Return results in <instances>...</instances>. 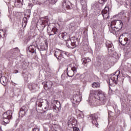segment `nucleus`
<instances>
[{"label":"nucleus","instance_id":"1","mask_svg":"<svg viewBox=\"0 0 131 131\" xmlns=\"http://www.w3.org/2000/svg\"><path fill=\"white\" fill-rule=\"evenodd\" d=\"M90 97H93V100L89 99L92 106H98V105H104L106 103V95L101 90H93L90 92Z\"/></svg>","mask_w":131,"mask_h":131},{"label":"nucleus","instance_id":"2","mask_svg":"<svg viewBox=\"0 0 131 131\" xmlns=\"http://www.w3.org/2000/svg\"><path fill=\"white\" fill-rule=\"evenodd\" d=\"M58 36L61 39L67 41L66 46L69 49H74V48H76V46H78L79 43V40L77 37H72L71 38V40H69L70 36L69 34L66 32L59 34Z\"/></svg>","mask_w":131,"mask_h":131},{"label":"nucleus","instance_id":"3","mask_svg":"<svg viewBox=\"0 0 131 131\" xmlns=\"http://www.w3.org/2000/svg\"><path fill=\"white\" fill-rule=\"evenodd\" d=\"M120 74V71H117L115 74H112L110 76V78L107 80V82L110 85H113L114 83L117 84L118 81V76Z\"/></svg>","mask_w":131,"mask_h":131},{"label":"nucleus","instance_id":"4","mask_svg":"<svg viewBox=\"0 0 131 131\" xmlns=\"http://www.w3.org/2000/svg\"><path fill=\"white\" fill-rule=\"evenodd\" d=\"M12 115H13V112L12 111H7L3 114L4 122L5 123H9L10 120L12 119Z\"/></svg>","mask_w":131,"mask_h":131},{"label":"nucleus","instance_id":"5","mask_svg":"<svg viewBox=\"0 0 131 131\" xmlns=\"http://www.w3.org/2000/svg\"><path fill=\"white\" fill-rule=\"evenodd\" d=\"M71 101L73 103V106L75 107L77 106V105L79 104V102L81 101V96H80V95H75L73 96Z\"/></svg>","mask_w":131,"mask_h":131},{"label":"nucleus","instance_id":"6","mask_svg":"<svg viewBox=\"0 0 131 131\" xmlns=\"http://www.w3.org/2000/svg\"><path fill=\"white\" fill-rule=\"evenodd\" d=\"M72 70L69 71L67 73V75L69 77H73L74 76V74L77 72V69H78V66L76 64H73V66L71 68Z\"/></svg>","mask_w":131,"mask_h":131},{"label":"nucleus","instance_id":"7","mask_svg":"<svg viewBox=\"0 0 131 131\" xmlns=\"http://www.w3.org/2000/svg\"><path fill=\"white\" fill-rule=\"evenodd\" d=\"M111 25H115V28L119 31V30H121V28H122L123 24H122V21H121V20H117L112 21L111 22Z\"/></svg>","mask_w":131,"mask_h":131},{"label":"nucleus","instance_id":"8","mask_svg":"<svg viewBox=\"0 0 131 131\" xmlns=\"http://www.w3.org/2000/svg\"><path fill=\"white\" fill-rule=\"evenodd\" d=\"M64 51L61 50L60 49H56L54 50V55L58 60H61L63 58V55H64Z\"/></svg>","mask_w":131,"mask_h":131},{"label":"nucleus","instance_id":"9","mask_svg":"<svg viewBox=\"0 0 131 131\" xmlns=\"http://www.w3.org/2000/svg\"><path fill=\"white\" fill-rule=\"evenodd\" d=\"M58 31V30L56 28L51 27V25H48L47 27V32L49 33L50 36L51 35H54Z\"/></svg>","mask_w":131,"mask_h":131},{"label":"nucleus","instance_id":"10","mask_svg":"<svg viewBox=\"0 0 131 131\" xmlns=\"http://www.w3.org/2000/svg\"><path fill=\"white\" fill-rule=\"evenodd\" d=\"M119 41L122 46H125V45H128L129 43L128 38L123 37V35H121L120 36Z\"/></svg>","mask_w":131,"mask_h":131},{"label":"nucleus","instance_id":"11","mask_svg":"<svg viewBox=\"0 0 131 131\" xmlns=\"http://www.w3.org/2000/svg\"><path fill=\"white\" fill-rule=\"evenodd\" d=\"M51 106L53 107L54 111H59L60 108V102L57 100H53Z\"/></svg>","mask_w":131,"mask_h":131},{"label":"nucleus","instance_id":"12","mask_svg":"<svg viewBox=\"0 0 131 131\" xmlns=\"http://www.w3.org/2000/svg\"><path fill=\"white\" fill-rule=\"evenodd\" d=\"M106 47L107 48L108 53H112L114 51V47H113V44L112 42L107 40L105 43Z\"/></svg>","mask_w":131,"mask_h":131},{"label":"nucleus","instance_id":"13","mask_svg":"<svg viewBox=\"0 0 131 131\" xmlns=\"http://www.w3.org/2000/svg\"><path fill=\"white\" fill-rule=\"evenodd\" d=\"M91 118L92 119V122L93 124V125H95L96 126H97L99 125L98 124V115H96V114H93L91 115Z\"/></svg>","mask_w":131,"mask_h":131},{"label":"nucleus","instance_id":"14","mask_svg":"<svg viewBox=\"0 0 131 131\" xmlns=\"http://www.w3.org/2000/svg\"><path fill=\"white\" fill-rule=\"evenodd\" d=\"M68 124L71 127H74L77 125V121L74 118H71L68 122Z\"/></svg>","mask_w":131,"mask_h":131},{"label":"nucleus","instance_id":"15","mask_svg":"<svg viewBox=\"0 0 131 131\" xmlns=\"http://www.w3.org/2000/svg\"><path fill=\"white\" fill-rule=\"evenodd\" d=\"M62 7L63 9L69 10L71 9V3L68 0H63V2L62 3Z\"/></svg>","mask_w":131,"mask_h":131},{"label":"nucleus","instance_id":"16","mask_svg":"<svg viewBox=\"0 0 131 131\" xmlns=\"http://www.w3.org/2000/svg\"><path fill=\"white\" fill-rule=\"evenodd\" d=\"M109 6H106L102 11V14L104 19H107L108 17Z\"/></svg>","mask_w":131,"mask_h":131},{"label":"nucleus","instance_id":"17","mask_svg":"<svg viewBox=\"0 0 131 131\" xmlns=\"http://www.w3.org/2000/svg\"><path fill=\"white\" fill-rule=\"evenodd\" d=\"M36 50V47L34 45H31L27 49V53H30V54H36L35 51Z\"/></svg>","mask_w":131,"mask_h":131},{"label":"nucleus","instance_id":"18","mask_svg":"<svg viewBox=\"0 0 131 131\" xmlns=\"http://www.w3.org/2000/svg\"><path fill=\"white\" fill-rule=\"evenodd\" d=\"M42 84H43L45 90H49V89H51V88H52L53 82L51 81H48L47 82H43Z\"/></svg>","mask_w":131,"mask_h":131},{"label":"nucleus","instance_id":"19","mask_svg":"<svg viewBox=\"0 0 131 131\" xmlns=\"http://www.w3.org/2000/svg\"><path fill=\"white\" fill-rule=\"evenodd\" d=\"M112 26H113V25H111V28H110L109 31L111 33H113V34H115V33H116L117 31H119L117 29H116V28H115V27H113Z\"/></svg>","mask_w":131,"mask_h":131},{"label":"nucleus","instance_id":"20","mask_svg":"<svg viewBox=\"0 0 131 131\" xmlns=\"http://www.w3.org/2000/svg\"><path fill=\"white\" fill-rule=\"evenodd\" d=\"M43 107L46 111L51 110V108H50V103H49L47 100H45V103L43 104Z\"/></svg>","mask_w":131,"mask_h":131},{"label":"nucleus","instance_id":"21","mask_svg":"<svg viewBox=\"0 0 131 131\" xmlns=\"http://www.w3.org/2000/svg\"><path fill=\"white\" fill-rule=\"evenodd\" d=\"M34 4L36 5H42L46 3L45 0H32Z\"/></svg>","mask_w":131,"mask_h":131},{"label":"nucleus","instance_id":"22","mask_svg":"<svg viewBox=\"0 0 131 131\" xmlns=\"http://www.w3.org/2000/svg\"><path fill=\"white\" fill-rule=\"evenodd\" d=\"M42 103H43V99H39L36 101V105L38 106V107H42Z\"/></svg>","mask_w":131,"mask_h":131},{"label":"nucleus","instance_id":"23","mask_svg":"<svg viewBox=\"0 0 131 131\" xmlns=\"http://www.w3.org/2000/svg\"><path fill=\"white\" fill-rule=\"evenodd\" d=\"M82 64L84 66H86V63H89V62H91V59L88 58H84L82 59Z\"/></svg>","mask_w":131,"mask_h":131},{"label":"nucleus","instance_id":"24","mask_svg":"<svg viewBox=\"0 0 131 131\" xmlns=\"http://www.w3.org/2000/svg\"><path fill=\"white\" fill-rule=\"evenodd\" d=\"M27 21L28 18L26 17H24L23 22H22V27L24 28H25L26 27V25H27Z\"/></svg>","mask_w":131,"mask_h":131},{"label":"nucleus","instance_id":"25","mask_svg":"<svg viewBox=\"0 0 131 131\" xmlns=\"http://www.w3.org/2000/svg\"><path fill=\"white\" fill-rule=\"evenodd\" d=\"M6 36H7L6 32L4 31V30H0V38H1V37H6Z\"/></svg>","mask_w":131,"mask_h":131},{"label":"nucleus","instance_id":"26","mask_svg":"<svg viewBox=\"0 0 131 131\" xmlns=\"http://www.w3.org/2000/svg\"><path fill=\"white\" fill-rule=\"evenodd\" d=\"M92 86L94 88V89H97L98 88H100V86H101V84L98 82H94L92 83Z\"/></svg>","mask_w":131,"mask_h":131},{"label":"nucleus","instance_id":"27","mask_svg":"<svg viewBox=\"0 0 131 131\" xmlns=\"http://www.w3.org/2000/svg\"><path fill=\"white\" fill-rule=\"evenodd\" d=\"M7 78L4 76L0 80V81L1 82V83L3 85H5L7 82Z\"/></svg>","mask_w":131,"mask_h":131},{"label":"nucleus","instance_id":"28","mask_svg":"<svg viewBox=\"0 0 131 131\" xmlns=\"http://www.w3.org/2000/svg\"><path fill=\"white\" fill-rule=\"evenodd\" d=\"M38 51H45L46 50V47L43 45H40L37 47Z\"/></svg>","mask_w":131,"mask_h":131},{"label":"nucleus","instance_id":"29","mask_svg":"<svg viewBox=\"0 0 131 131\" xmlns=\"http://www.w3.org/2000/svg\"><path fill=\"white\" fill-rule=\"evenodd\" d=\"M18 52H19V49H18V48H15L10 50V53H13V54H17V53H18Z\"/></svg>","mask_w":131,"mask_h":131},{"label":"nucleus","instance_id":"30","mask_svg":"<svg viewBox=\"0 0 131 131\" xmlns=\"http://www.w3.org/2000/svg\"><path fill=\"white\" fill-rule=\"evenodd\" d=\"M34 85H35L34 84H30L28 86L29 90H34V89H35V88H34Z\"/></svg>","mask_w":131,"mask_h":131},{"label":"nucleus","instance_id":"31","mask_svg":"<svg viewBox=\"0 0 131 131\" xmlns=\"http://www.w3.org/2000/svg\"><path fill=\"white\" fill-rule=\"evenodd\" d=\"M22 3H23V0H17L16 2H15V5H22Z\"/></svg>","mask_w":131,"mask_h":131},{"label":"nucleus","instance_id":"32","mask_svg":"<svg viewBox=\"0 0 131 131\" xmlns=\"http://www.w3.org/2000/svg\"><path fill=\"white\" fill-rule=\"evenodd\" d=\"M26 112H25V111H21V110H20V111L19 112V115H23L24 116L25 114H26Z\"/></svg>","mask_w":131,"mask_h":131},{"label":"nucleus","instance_id":"33","mask_svg":"<svg viewBox=\"0 0 131 131\" xmlns=\"http://www.w3.org/2000/svg\"><path fill=\"white\" fill-rule=\"evenodd\" d=\"M48 3H49V4H52V5L55 4V3H56V1L55 0H47Z\"/></svg>","mask_w":131,"mask_h":131},{"label":"nucleus","instance_id":"34","mask_svg":"<svg viewBox=\"0 0 131 131\" xmlns=\"http://www.w3.org/2000/svg\"><path fill=\"white\" fill-rule=\"evenodd\" d=\"M20 111H25L26 112L27 111V107L26 106H24L20 108Z\"/></svg>","mask_w":131,"mask_h":131},{"label":"nucleus","instance_id":"35","mask_svg":"<svg viewBox=\"0 0 131 131\" xmlns=\"http://www.w3.org/2000/svg\"><path fill=\"white\" fill-rule=\"evenodd\" d=\"M80 2L82 6H83V5L85 6L86 5V0H80Z\"/></svg>","mask_w":131,"mask_h":131},{"label":"nucleus","instance_id":"36","mask_svg":"<svg viewBox=\"0 0 131 131\" xmlns=\"http://www.w3.org/2000/svg\"><path fill=\"white\" fill-rule=\"evenodd\" d=\"M72 128H73V131H80L78 128V127H77L75 126V127H72Z\"/></svg>","mask_w":131,"mask_h":131},{"label":"nucleus","instance_id":"37","mask_svg":"<svg viewBox=\"0 0 131 131\" xmlns=\"http://www.w3.org/2000/svg\"><path fill=\"white\" fill-rule=\"evenodd\" d=\"M63 53V54H64V55H66V56H67V57H69V56H71V54L69 52H65Z\"/></svg>","mask_w":131,"mask_h":131},{"label":"nucleus","instance_id":"38","mask_svg":"<svg viewBox=\"0 0 131 131\" xmlns=\"http://www.w3.org/2000/svg\"><path fill=\"white\" fill-rule=\"evenodd\" d=\"M98 2L100 4H103V3H105V0H99Z\"/></svg>","mask_w":131,"mask_h":131},{"label":"nucleus","instance_id":"39","mask_svg":"<svg viewBox=\"0 0 131 131\" xmlns=\"http://www.w3.org/2000/svg\"><path fill=\"white\" fill-rule=\"evenodd\" d=\"M48 118H51L52 116H53V115H52V113H50L48 115Z\"/></svg>","mask_w":131,"mask_h":131},{"label":"nucleus","instance_id":"40","mask_svg":"<svg viewBox=\"0 0 131 131\" xmlns=\"http://www.w3.org/2000/svg\"><path fill=\"white\" fill-rule=\"evenodd\" d=\"M33 131H39V129L37 128H34L33 129Z\"/></svg>","mask_w":131,"mask_h":131},{"label":"nucleus","instance_id":"41","mask_svg":"<svg viewBox=\"0 0 131 131\" xmlns=\"http://www.w3.org/2000/svg\"><path fill=\"white\" fill-rule=\"evenodd\" d=\"M127 66H128V69H130V68H131L130 63H128Z\"/></svg>","mask_w":131,"mask_h":131},{"label":"nucleus","instance_id":"42","mask_svg":"<svg viewBox=\"0 0 131 131\" xmlns=\"http://www.w3.org/2000/svg\"><path fill=\"white\" fill-rule=\"evenodd\" d=\"M119 4H120L121 5H122L123 4V1H122V0H120Z\"/></svg>","mask_w":131,"mask_h":131},{"label":"nucleus","instance_id":"43","mask_svg":"<svg viewBox=\"0 0 131 131\" xmlns=\"http://www.w3.org/2000/svg\"><path fill=\"white\" fill-rule=\"evenodd\" d=\"M119 15H124V12H120Z\"/></svg>","mask_w":131,"mask_h":131},{"label":"nucleus","instance_id":"44","mask_svg":"<svg viewBox=\"0 0 131 131\" xmlns=\"http://www.w3.org/2000/svg\"><path fill=\"white\" fill-rule=\"evenodd\" d=\"M18 70H15V71L13 72V73L16 74V73H18Z\"/></svg>","mask_w":131,"mask_h":131},{"label":"nucleus","instance_id":"45","mask_svg":"<svg viewBox=\"0 0 131 131\" xmlns=\"http://www.w3.org/2000/svg\"><path fill=\"white\" fill-rule=\"evenodd\" d=\"M80 116H81V117L82 118L83 117V116L82 115V113H81V114H79Z\"/></svg>","mask_w":131,"mask_h":131},{"label":"nucleus","instance_id":"46","mask_svg":"<svg viewBox=\"0 0 131 131\" xmlns=\"http://www.w3.org/2000/svg\"><path fill=\"white\" fill-rule=\"evenodd\" d=\"M4 76H2V75L0 74V80L4 77Z\"/></svg>","mask_w":131,"mask_h":131},{"label":"nucleus","instance_id":"47","mask_svg":"<svg viewBox=\"0 0 131 131\" xmlns=\"http://www.w3.org/2000/svg\"><path fill=\"white\" fill-rule=\"evenodd\" d=\"M29 7H30L31 8H32V4H29Z\"/></svg>","mask_w":131,"mask_h":131},{"label":"nucleus","instance_id":"48","mask_svg":"<svg viewBox=\"0 0 131 131\" xmlns=\"http://www.w3.org/2000/svg\"><path fill=\"white\" fill-rule=\"evenodd\" d=\"M0 131H3V130L2 129V127L0 126Z\"/></svg>","mask_w":131,"mask_h":131},{"label":"nucleus","instance_id":"49","mask_svg":"<svg viewBox=\"0 0 131 131\" xmlns=\"http://www.w3.org/2000/svg\"><path fill=\"white\" fill-rule=\"evenodd\" d=\"M67 71H68V68H67Z\"/></svg>","mask_w":131,"mask_h":131},{"label":"nucleus","instance_id":"50","mask_svg":"<svg viewBox=\"0 0 131 131\" xmlns=\"http://www.w3.org/2000/svg\"><path fill=\"white\" fill-rule=\"evenodd\" d=\"M21 68H23V66H22L21 67Z\"/></svg>","mask_w":131,"mask_h":131},{"label":"nucleus","instance_id":"51","mask_svg":"<svg viewBox=\"0 0 131 131\" xmlns=\"http://www.w3.org/2000/svg\"><path fill=\"white\" fill-rule=\"evenodd\" d=\"M130 117H131V116H130Z\"/></svg>","mask_w":131,"mask_h":131}]
</instances>
